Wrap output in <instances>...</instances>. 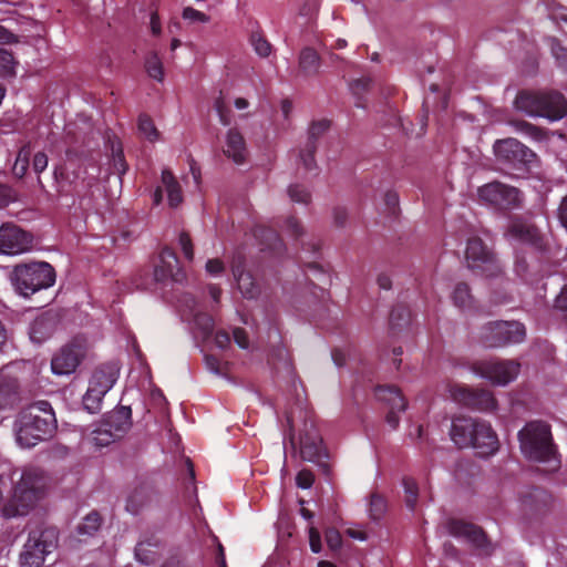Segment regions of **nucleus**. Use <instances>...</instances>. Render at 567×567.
Masks as SVG:
<instances>
[{"instance_id": "nucleus-31", "label": "nucleus", "mask_w": 567, "mask_h": 567, "mask_svg": "<svg viewBox=\"0 0 567 567\" xmlns=\"http://www.w3.org/2000/svg\"><path fill=\"white\" fill-rule=\"evenodd\" d=\"M162 184L164 185L167 192L169 205L172 207H177L183 200L182 188L179 183L177 182V179L169 169H163Z\"/></svg>"}, {"instance_id": "nucleus-22", "label": "nucleus", "mask_w": 567, "mask_h": 567, "mask_svg": "<svg viewBox=\"0 0 567 567\" xmlns=\"http://www.w3.org/2000/svg\"><path fill=\"white\" fill-rule=\"evenodd\" d=\"M159 493L150 486L136 487L127 497L126 509L133 515H137L144 509L153 508L159 505Z\"/></svg>"}, {"instance_id": "nucleus-40", "label": "nucleus", "mask_w": 567, "mask_h": 567, "mask_svg": "<svg viewBox=\"0 0 567 567\" xmlns=\"http://www.w3.org/2000/svg\"><path fill=\"white\" fill-rule=\"evenodd\" d=\"M386 512L385 498L378 494L372 493L369 503V514L373 520H379Z\"/></svg>"}, {"instance_id": "nucleus-45", "label": "nucleus", "mask_w": 567, "mask_h": 567, "mask_svg": "<svg viewBox=\"0 0 567 567\" xmlns=\"http://www.w3.org/2000/svg\"><path fill=\"white\" fill-rule=\"evenodd\" d=\"M288 194L291 200L300 204H308L311 199L310 192L302 185L295 184L288 188Z\"/></svg>"}, {"instance_id": "nucleus-44", "label": "nucleus", "mask_w": 567, "mask_h": 567, "mask_svg": "<svg viewBox=\"0 0 567 567\" xmlns=\"http://www.w3.org/2000/svg\"><path fill=\"white\" fill-rule=\"evenodd\" d=\"M403 486L405 491V503L406 506L413 511L417 502L419 488L417 484L412 478H404Z\"/></svg>"}, {"instance_id": "nucleus-47", "label": "nucleus", "mask_w": 567, "mask_h": 567, "mask_svg": "<svg viewBox=\"0 0 567 567\" xmlns=\"http://www.w3.org/2000/svg\"><path fill=\"white\" fill-rule=\"evenodd\" d=\"M214 107L219 116L220 123L225 126H228L231 123V111L226 105L221 96L215 100Z\"/></svg>"}, {"instance_id": "nucleus-2", "label": "nucleus", "mask_w": 567, "mask_h": 567, "mask_svg": "<svg viewBox=\"0 0 567 567\" xmlns=\"http://www.w3.org/2000/svg\"><path fill=\"white\" fill-rule=\"evenodd\" d=\"M17 442L22 447H32L51 437L56 430V420L48 401H38L23 409L19 415Z\"/></svg>"}, {"instance_id": "nucleus-50", "label": "nucleus", "mask_w": 567, "mask_h": 567, "mask_svg": "<svg viewBox=\"0 0 567 567\" xmlns=\"http://www.w3.org/2000/svg\"><path fill=\"white\" fill-rule=\"evenodd\" d=\"M179 245L185 258L192 261L194 259V248L192 238L188 233L182 231L179 234Z\"/></svg>"}, {"instance_id": "nucleus-14", "label": "nucleus", "mask_w": 567, "mask_h": 567, "mask_svg": "<svg viewBox=\"0 0 567 567\" xmlns=\"http://www.w3.org/2000/svg\"><path fill=\"white\" fill-rule=\"evenodd\" d=\"M33 235L16 224L4 223L0 227V252L19 255L31 250Z\"/></svg>"}, {"instance_id": "nucleus-49", "label": "nucleus", "mask_w": 567, "mask_h": 567, "mask_svg": "<svg viewBox=\"0 0 567 567\" xmlns=\"http://www.w3.org/2000/svg\"><path fill=\"white\" fill-rule=\"evenodd\" d=\"M324 538H326V543L330 549H332V550L340 549V547L342 545V537H341L340 532L337 528H334V527L327 528V530L324 533Z\"/></svg>"}, {"instance_id": "nucleus-4", "label": "nucleus", "mask_w": 567, "mask_h": 567, "mask_svg": "<svg viewBox=\"0 0 567 567\" xmlns=\"http://www.w3.org/2000/svg\"><path fill=\"white\" fill-rule=\"evenodd\" d=\"M514 106L532 117H543L557 122L567 116L566 96L553 89L520 90L514 100Z\"/></svg>"}, {"instance_id": "nucleus-62", "label": "nucleus", "mask_w": 567, "mask_h": 567, "mask_svg": "<svg viewBox=\"0 0 567 567\" xmlns=\"http://www.w3.org/2000/svg\"><path fill=\"white\" fill-rule=\"evenodd\" d=\"M555 308L563 311L567 320V285L563 287L560 293L556 297Z\"/></svg>"}, {"instance_id": "nucleus-29", "label": "nucleus", "mask_w": 567, "mask_h": 567, "mask_svg": "<svg viewBox=\"0 0 567 567\" xmlns=\"http://www.w3.org/2000/svg\"><path fill=\"white\" fill-rule=\"evenodd\" d=\"M233 275L237 281L238 289L246 299H255L260 293V288L255 281L252 275L245 271L240 261H234L231 265Z\"/></svg>"}, {"instance_id": "nucleus-27", "label": "nucleus", "mask_w": 567, "mask_h": 567, "mask_svg": "<svg viewBox=\"0 0 567 567\" xmlns=\"http://www.w3.org/2000/svg\"><path fill=\"white\" fill-rule=\"evenodd\" d=\"M58 324L56 317L50 312L38 316L30 324V339L35 343H42L49 339Z\"/></svg>"}, {"instance_id": "nucleus-9", "label": "nucleus", "mask_w": 567, "mask_h": 567, "mask_svg": "<svg viewBox=\"0 0 567 567\" xmlns=\"http://www.w3.org/2000/svg\"><path fill=\"white\" fill-rule=\"evenodd\" d=\"M58 544V533L54 528L43 530H31L23 551L20 555V563L23 567H40L45 555L50 554Z\"/></svg>"}, {"instance_id": "nucleus-60", "label": "nucleus", "mask_w": 567, "mask_h": 567, "mask_svg": "<svg viewBox=\"0 0 567 567\" xmlns=\"http://www.w3.org/2000/svg\"><path fill=\"white\" fill-rule=\"evenodd\" d=\"M286 228L296 238H299L303 233L302 226L296 217L287 218Z\"/></svg>"}, {"instance_id": "nucleus-23", "label": "nucleus", "mask_w": 567, "mask_h": 567, "mask_svg": "<svg viewBox=\"0 0 567 567\" xmlns=\"http://www.w3.org/2000/svg\"><path fill=\"white\" fill-rule=\"evenodd\" d=\"M118 367L115 363H105L96 368L90 379L89 386L106 394L118 378Z\"/></svg>"}, {"instance_id": "nucleus-64", "label": "nucleus", "mask_w": 567, "mask_h": 567, "mask_svg": "<svg viewBox=\"0 0 567 567\" xmlns=\"http://www.w3.org/2000/svg\"><path fill=\"white\" fill-rule=\"evenodd\" d=\"M558 218L563 227L567 229V195L561 199L558 207Z\"/></svg>"}, {"instance_id": "nucleus-12", "label": "nucleus", "mask_w": 567, "mask_h": 567, "mask_svg": "<svg viewBox=\"0 0 567 567\" xmlns=\"http://www.w3.org/2000/svg\"><path fill=\"white\" fill-rule=\"evenodd\" d=\"M467 267L486 277L501 274V265L493 252L480 237H470L465 249Z\"/></svg>"}, {"instance_id": "nucleus-43", "label": "nucleus", "mask_w": 567, "mask_h": 567, "mask_svg": "<svg viewBox=\"0 0 567 567\" xmlns=\"http://www.w3.org/2000/svg\"><path fill=\"white\" fill-rule=\"evenodd\" d=\"M250 42L259 56L267 58L271 52V44L259 32H252Z\"/></svg>"}, {"instance_id": "nucleus-51", "label": "nucleus", "mask_w": 567, "mask_h": 567, "mask_svg": "<svg viewBox=\"0 0 567 567\" xmlns=\"http://www.w3.org/2000/svg\"><path fill=\"white\" fill-rule=\"evenodd\" d=\"M315 475L310 470L303 468L296 476V484L298 487L307 489L312 486Z\"/></svg>"}, {"instance_id": "nucleus-54", "label": "nucleus", "mask_w": 567, "mask_h": 567, "mask_svg": "<svg viewBox=\"0 0 567 567\" xmlns=\"http://www.w3.org/2000/svg\"><path fill=\"white\" fill-rule=\"evenodd\" d=\"M307 269L311 272H313L315 277L322 284H329L330 282V276L327 274V271L322 268L321 265L318 262H309L307 264Z\"/></svg>"}, {"instance_id": "nucleus-19", "label": "nucleus", "mask_w": 567, "mask_h": 567, "mask_svg": "<svg viewBox=\"0 0 567 567\" xmlns=\"http://www.w3.org/2000/svg\"><path fill=\"white\" fill-rule=\"evenodd\" d=\"M374 395L379 401L389 406L385 421L395 430L400 423L398 412H403L406 409V401L400 389L395 385H378L374 389Z\"/></svg>"}, {"instance_id": "nucleus-46", "label": "nucleus", "mask_w": 567, "mask_h": 567, "mask_svg": "<svg viewBox=\"0 0 567 567\" xmlns=\"http://www.w3.org/2000/svg\"><path fill=\"white\" fill-rule=\"evenodd\" d=\"M195 324L203 331L204 337H209L213 333L215 322L210 315L198 313L195 316Z\"/></svg>"}, {"instance_id": "nucleus-5", "label": "nucleus", "mask_w": 567, "mask_h": 567, "mask_svg": "<svg viewBox=\"0 0 567 567\" xmlns=\"http://www.w3.org/2000/svg\"><path fill=\"white\" fill-rule=\"evenodd\" d=\"M43 477L37 470H27L14 486L12 498L2 507L4 518L23 516L43 496Z\"/></svg>"}, {"instance_id": "nucleus-17", "label": "nucleus", "mask_w": 567, "mask_h": 567, "mask_svg": "<svg viewBox=\"0 0 567 567\" xmlns=\"http://www.w3.org/2000/svg\"><path fill=\"white\" fill-rule=\"evenodd\" d=\"M506 235L511 238L532 246L536 250L545 251L547 243L540 230L532 223L520 218L513 219L507 227Z\"/></svg>"}, {"instance_id": "nucleus-15", "label": "nucleus", "mask_w": 567, "mask_h": 567, "mask_svg": "<svg viewBox=\"0 0 567 567\" xmlns=\"http://www.w3.org/2000/svg\"><path fill=\"white\" fill-rule=\"evenodd\" d=\"M331 122L329 120L313 121L308 130V137L303 146L298 152V158L302 167L307 172H313L318 169L316 163V152L318 150V143L321 136L330 128Z\"/></svg>"}, {"instance_id": "nucleus-61", "label": "nucleus", "mask_w": 567, "mask_h": 567, "mask_svg": "<svg viewBox=\"0 0 567 567\" xmlns=\"http://www.w3.org/2000/svg\"><path fill=\"white\" fill-rule=\"evenodd\" d=\"M214 542L216 543V548H215V554H214L215 555V564L218 567H227L224 546L220 544V542L217 539V537H214Z\"/></svg>"}, {"instance_id": "nucleus-39", "label": "nucleus", "mask_w": 567, "mask_h": 567, "mask_svg": "<svg viewBox=\"0 0 567 567\" xmlns=\"http://www.w3.org/2000/svg\"><path fill=\"white\" fill-rule=\"evenodd\" d=\"M105 395L92 388H87L83 396V406L90 413H97L102 408V401Z\"/></svg>"}, {"instance_id": "nucleus-28", "label": "nucleus", "mask_w": 567, "mask_h": 567, "mask_svg": "<svg viewBox=\"0 0 567 567\" xmlns=\"http://www.w3.org/2000/svg\"><path fill=\"white\" fill-rule=\"evenodd\" d=\"M161 542L156 535H144L135 547L136 559L144 565H153L159 559Z\"/></svg>"}, {"instance_id": "nucleus-58", "label": "nucleus", "mask_w": 567, "mask_h": 567, "mask_svg": "<svg viewBox=\"0 0 567 567\" xmlns=\"http://www.w3.org/2000/svg\"><path fill=\"white\" fill-rule=\"evenodd\" d=\"M309 545L313 553L318 554L321 550V536L316 527L309 528Z\"/></svg>"}, {"instance_id": "nucleus-6", "label": "nucleus", "mask_w": 567, "mask_h": 567, "mask_svg": "<svg viewBox=\"0 0 567 567\" xmlns=\"http://www.w3.org/2000/svg\"><path fill=\"white\" fill-rule=\"evenodd\" d=\"M13 285L23 297H29L41 289H47L55 282L54 268L45 262L18 265L13 270Z\"/></svg>"}, {"instance_id": "nucleus-56", "label": "nucleus", "mask_w": 567, "mask_h": 567, "mask_svg": "<svg viewBox=\"0 0 567 567\" xmlns=\"http://www.w3.org/2000/svg\"><path fill=\"white\" fill-rule=\"evenodd\" d=\"M233 338L237 346L241 349H247L249 346V339L244 328L237 327L233 330Z\"/></svg>"}, {"instance_id": "nucleus-3", "label": "nucleus", "mask_w": 567, "mask_h": 567, "mask_svg": "<svg viewBox=\"0 0 567 567\" xmlns=\"http://www.w3.org/2000/svg\"><path fill=\"white\" fill-rule=\"evenodd\" d=\"M450 435L457 447H473L480 456H489L498 450V439L491 424L478 419L453 417Z\"/></svg>"}, {"instance_id": "nucleus-42", "label": "nucleus", "mask_w": 567, "mask_h": 567, "mask_svg": "<svg viewBox=\"0 0 567 567\" xmlns=\"http://www.w3.org/2000/svg\"><path fill=\"white\" fill-rule=\"evenodd\" d=\"M128 168L125 161L123 148L121 144L112 145V169L120 176L124 175Z\"/></svg>"}, {"instance_id": "nucleus-10", "label": "nucleus", "mask_w": 567, "mask_h": 567, "mask_svg": "<svg viewBox=\"0 0 567 567\" xmlns=\"http://www.w3.org/2000/svg\"><path fill=\"white\" fill-rule=\"evenodd\" d=\"M481 203L501 212L515 209L520 206L522 193L518 188L493 181L477 189Z\"/></svg>"}, {"instance_id": "nucleus-1", "label": "nucleus", "mask_w": 567, "mask_h": 567, "mask_svg": "<svg viewBox=\"0 0 567 567\" xmlns=\"http://www.w3.org/2000/svg\"><path fill=\"white\" fill-rule=\"evenodd\" d=\"M519 449L525 458L544 464L547 472L560 467V455L554 442L550 425L542 420L527 422L517 433Z\"/></svg>"}, {"instance_id": "nucleus-36", "label": "nucleus", "mask_w": 567, "mask_h": 567, "mask_svg": "<svg viewBox=\"0 0 567 567\" xmlns=\"http://www.w3.org/2000/svg\"><path fill=\"white\" fill-rule=\"evenodd\" d=\"M101 524V515L99 512L92 511L85 517H83L82 522L78 525L76 532L79 535L92 536L100 529Z\"/></svg>"}, {"instance_id": "nucleus-13", "label": "nucleus", "mask_w": 567, "mask_h": 567, "mask_svg": "<svg viewBox=\"0 0 567 567\" xmlns=\"http://www.w3.org/2000/svg\"><path fill=\"white\" fill-rule=\"evenodd\" d=\"M494 152L498 162L515 169H526L536 158V154L516 138L496 141Z\"/></svg>"}, {"instance_id": "nucleus-21", "label": "nucleus", "mask_w": 567, "mask_h": 567, "mask_svg": "<svg viewBox=\"0 0 567 567\" xmlns=\"http://www.w3.org/2000/svg\"><path fill=\"white\" fill-rule=\"evenodd\" d=\"M154 280L164 282L172 279L175 282H183L186 278L185 271L179 267V260L176 252L169 248L164 247L159 255V265L154 268Z\"/></svg>"}, {"instance_id": "nucleus-35", "label": "nucleus", "mask_w": 567, "mask_h": 567, "mask_svg": "<svg viewBox=\"0 0 567 567\" xmlns=\"http://www.w3.org/2000/svg\"><path fill=\"white\" fill-rule=\"evenodd\" d=\"M453 302L461 309H470L474 305V298L466 282H458L452 293Z\"/></svg>"}, {"instance_id": "nucleus-63", "label": "nucleus", "mask_w": 567, "mask_h": 567, "mask_svg": "<svg viewBox=\"0 0 567 567\" xmlns=\"http://www.w3.org/2000/svg\"><path fill=\"white\" fill-rule=\"evenodd\" d=\"M348 218V213L344 207L337 206L333 209V220L337 227H343Z\"/></svg>"}, {"instance_id": "nucleus-26", "label": "nucleus", "mask_w": 567, "mask_h": 567, "mask_svg": "<svg viewBox=\"0 0 567 567\" xmlns=\"http://www.w3.org/2000/svg\"><path fill=\"white\" fill-rule=\"evenodd\" d=\"M18 402V380L0 373V422L3 420V413L12 410Z\"/></svg>"}, {"instance_id": "nucleus-24", "label": "nucleus", "mask_w": 567, "mask_h": 567, "mask_svg": "<svg viewBox=\"0 0 567 567\" xmlns=\"http://www.w3.org/2000/svg\"><path fill=\"white\" fill-rule=\"evenodd\" d=\"M300 455L305 461L321 465L324 472L329 471L328 464L321 462L323 456L322 439L317 434L306 433L301 436Z\"/></svg>"}, {"instance_id": "nucleus-57", "label": "nucleus", "mask_w": 567, "mask_h": 567, "mask_svg": "<svg viewBox=\"0 0 567 567\" xmlns=\"http://www.w3.org/2000/svg\"><path fill=\"white\" fill-rule=\"evenodd\" d=\"M205 268L209 275L217 276L224 272L225 265L219 258H213L207 260Z\"/></svg>"}, {"instance_id": "nucleus-11", "label": "nucleus", "mask_w": 567, "mask_h": 567, "mask_svg": "<svg viewBox=\"0 0 567 567\" xmlns=\"http://www.w3.org/2000/svg\"><path fill=\"white\" fill-rule=\"evenodd\" d=\"M520 370L516 360H502L497 358L478 360L472 363L471 371L495 385H506L514 381Z\"/></svg>"}, {"instance_id": "nucleus-8", "label": "nucleus", "mask_w": 567, "mask_h": 567, "mask_svg": "<svg viewBox=\"0 0 567 567\" xmlns=\"http://www.w3.org/2000/svg\"><path fill=\"white\" fill-rule=\"evenodd\" d=\"M132 426V411L120 406L104 415L100 425L93 431V441L97 446H107L122 439Z\"/></svg>"}, {"instance_id": "nucleus-53", "label": "nucleus", "mask_w": 567, "mask_h": 567, "mask_svg": "<svg viewBox=\"0 0 567 567\" xmlns=\"http://www.w3.org/2000/svg\"><path fill=\"white\" fill-rule=\"evenodd\" d=\"M384 204L390 215H396L399 210V195L392 190L386 192L384 195Z\"/></svg>"}, {"instance_id": "nucleus-37", "label": "nucleus", "mask_w": 567, "mask_h": 567, "mask_svg": "<svg viewBox=\"0 0 567 567\" xmlns=\"http://www.w3.org/2000/svg\"><path fill=\"white\" fill-rule=\"evenodd\" d=\"M32 150L30 145H23L17 155L16 162L13 164V174L17 177H23L28 171V167L30 165V161L32 158Z\"/></svg>"}, {"instance_id": "nucleus-34", "label": "nucleus", "mask_w": 567, "mask_h": 567, "mask_svg": "<svg viewBox=\"0 0 567 567\" xmlns=\"http://www.w3.org/2000/svg\"><path fill=\"white\" fill-rule=\"evenodd\" d=\"M256 238L265 243L266 247L270 250H277L282 246V240L279 234L269 227L258 226L254 230Z\"/></svg>"}, {"instance_id": "nucleus-33", "label": "nucleus", "mask_w": 567, "mask_h": 567, "mask_svg": "<svg viewBox=\"0 0 567 567\" xmlns=\"http://www.w3.org/2000/svg\"><path fill=\"white\" fill-rule=\"evenodd\" d=\"M509 124L517 133L527 136L534 141H542L546 136V133L543 128L525 120H512Z\"/></svg>"}, {"instance_id": "nucleus-20", "label": "nucleus", "mask_w": 567, "mask_h": 567, "mask_svg": "<svg viewBox=\"0 0 567 567\" xmlns=\"http://www.w3.org/2000/svg\"><path fill=\"white\" fill-rule=\"evenodd\" d=\"M449 530L453 536L468 539L484 555L492 554L493 546L481 527L461 519H451Z\"/></svg>"}, {"instance_id": "nucleus-32", "label": "nucleus", "mask_w": 567, "mask_h": 567, "mask_svg": "<svg viewBox=\"0 0 567 567\" xmlns=\"http://www.w3.org/2000/svg\"><path fill=\"white\" fill-rule=\"evenodd\" d=\"M411 322V311L405 305H396L392 308L389 318L390 329L401 331Z\"/></svg>"}, {"instance_id": "nucleus-52", "label": "nucleus", "mask_w": 567, "mask_h": 567, "mask_svg": "<svg viewBox=\"0 0 567 567\" xmlns=\"http://www.w3.org/2000/svg\"><path fill=\"white\" fill-rule=\"evenodd\" d=\"M183 19L188 20L190 22H202L206 23L209 21V17L192 7H186L183 10Z\"/></svg>"}, {"instance_id": "nucleus-38", "label": "nucleus", "mask_w": 567, "mask_h": 567, "mask_svg": "<svg viewBox=\"0 0 567 567\" xmlns=\"http://www.w3.org/2000/svg\"><path fill=\"white\" fill-rule=\"evenodd\" d=\"M145 70L152 79L159 81V82L163 81V79H164L163 63L156 52H151L146 56Z\"/></svg>"}, {"instance_id": "nucleus-18", "label": "nucleus", "mask_w": 567, "mask_h": 567, "mask_svg": "<svg viewBox=\"0 0 567 567\" xmlns=\"http://www.w3.org/2000/svg\"><path fill=\"white\" fill-rule=\"evenodd\" d=\"M85 351L78 342H71L62 347L51 360V370L56 375H69L73 373L82 359Z\"/></svg>"}, {"instance_id": "nucleus-30", "label": "nucleus", "mask_w": 567, "mask_h": 567, "mask_svg": "<svg viewBox=\"0 0 567 567\" xmlns=\"http://www.w3.org/2000/svg\"><path fill=\"white\" fill-rule=\"evenodd\" d=\"M321 58L316 49L305 47L298 58V68L301 75L312 78L319 74L321 68Z\"/></svg>"}, {"instance_id": "nucleus-48", "label": "nucleus", "mask_w": 567, "mask_h": 567, "mask_svg": "<svg viewBox=\"0 0 567 567\" xmlns=\"http://www.w3.org/2000/svg\"><path fill=\"white\" fill-rule=\"evenodd\" d=\"M370 83H371V80L370 79H358V80H354L351 84H350V89L352 91V93L354 95H360L361 93L368 91L369 86H370ZM355 106L358 107H364V103L362 102V99L360 96H358V100L355 102Z\"/></svg>"}, {"instance_id": "nucleus-16", "label": "nucleus", "mask_w": 567, "mask_h": 567, "mask_svg": "<svg viewBox=\"0 0 567 567\" xmlns=\"http://www.w3.org/2000/svg\"><path fill=\"white\" fill-rule=\"evenodd\" d=\"M451 395L454 401L480 411H492L496 409V400L488 390H474L463 385L451 388Z\"/></svg>"}, {"instance_id": "nucleus-55", "label": "nucleus", "mask_w": 567, "mask_h": 567, "mask_svg": "<svg viewBox=\"0 0 567 567\" xmlns=\"http://www.w3.org/2000/svg\"><path fill=\"white\" fill-rule=\"evenodd\" d=\"M48 156L44 152H38L32 155V168L37 174H41L48 166Z\"/></svg>"}, {"instance_id": "nucleus-41", "label": "nucleus", "mask_w": 567, "mask_h": 567, "mask_svg": "<svg viewBox=\"0 0 567 567\" xmlns=\"http://www.w3.org/2000/svg\"><path fill=\"white\" fill-rule=\"evenodd\" d=\"M138 131L151 142L158 138V131L154 125L153 120L147 114H141L138 116Z\"/></svg>"}, {"instance_id": "nucleus-59", "label": "nucleus", "mask_w": 567, "mask_h": 567, "mask_svg": "<svg viewBox=\"0 0 567 567\" xmlns=\"http://www.w3.org/2000/svg\"><path fill=\"white\" fill-rule=\"evenodd\" d=\"M205 363L207 369L216 374H220L223 371V363L214 354H206L205 355Z\"/></svg>"}, {"instance_id": "nucleus-25", "label": "nucleus", "mask_w": 567, "mask_h": 567, "mask_svg": "<svg viewBox=\"0 0 567 567\" xmlns=\"http://www.w3.org/2000/svg\"><path fill=\"white\" fill-rule=\"evenodd\" d=\"M224 154L237 165L246 162L248 156L246 141L237 128H230L227 132Z\"/></svg>"}, {"instance_id": "nucleus-7", "label": "nucleus", "mask_w": 567, "mask_h": 567, "mask_svg": "<svg viewBox=\"0 0 567 567\" xmlns=\"http://www.w3.org/2000/svg\"><path fill=\"white\" fill-rule=\"evenodd\" d=\"M526 328L519 321H492L482 327L480 341L486 348H501L525 340Z\"/></svg>"}]
</instances>
